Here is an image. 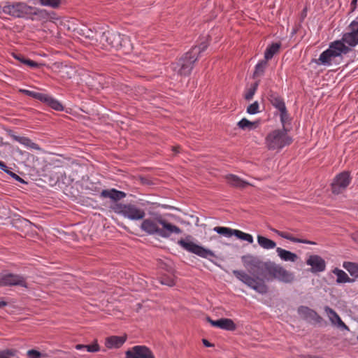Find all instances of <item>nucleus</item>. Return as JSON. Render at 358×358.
Masks as SVG:
<instances>
[{
    "mask_svg": "<svg viewBox=\"0 0 358 358\" xmlns=\"http://www.w3.org/2000/svg\"><path fill=\"white\" fill-rule=\"evenodd\" d=\"M280 112V122L282 124V129H285V126L287 123L289 122V115L288 114V112L287 110V108H284Z\"/></svg>",
    "mask_w": 358,
    "mask_h": 358,
    "instance_id": "obj_37",
    "label": "nucleus"
},
{
    "mask_svg": "<svg viewBox=\"0 0 358 358\" xmlns=\"http://www.w3.org/2000/svg\"><path fill=\"white\" fill-rule=\"evenodd\" d=\"M15 7L14 5H8V6H4L3 8V11L5 13H9L10 15H15Z\"/></svg>",
    "mask_w": 358,
    "mask_h": 358,
    "instance_id": "obj_42",
    "label": "nucleus"
},
{
    "mask_svg": "<svg viewBox=\"0 0 358 358\" xmlns=\"http://www.w3.org/2000/svg\"><path fill=\"white\" fill-rule=\"evenodd\" d=\"M206 45L194 47L189 52L183 55L176 62L172 63L169 69L179 76H188L190 74L194 64L199 58V55L206 48Z\"/></svg>",
    "mask_w": 358,
    "mask_h": 358,
    "instance_id": "obj_4",
    "label": "nucleus"
},
{
    "mask_svg": "<svg viewBox=\"0 0 358 358\" xmlns=\"http://www.w3.org/2000/svg\"><path fill=\"white\" fill-rule=\"evenodd\" d=\"M14 57L16 59L20 61L21 63L30 66L31 68H36L38 66V63H36V62H34L33 60L26 59L22 55H14Z\"/></svg>",
    "mask_w": 358,
    "mask_h": 358,
    "instance_id": "obj_35",
    "label": "nucleus"
},
{
    "mask_svg": "<svg viewBox=\"0 0 358 358\" xmlns=\"http://www.w3.org/2000/svg\"><path fill=\"white\" fill-rule=\"evenodd\" d=\"M280 46L281 44L280 43H274L268 45L264 52V59L267 62L271 59L274 55L279 52Z\"/></svg>",
    "mask_w": 358,
    "mask_h": 358,
    "instance_id": "obj_25",
    "label": "nucleus"
},
{
    "mask_svg": "<svg viewBox=\"0 0 358 358\" xmlns=\"http://www.w3.org/2000/svg\"><path fill=\"white\" fill-rule=\"evenodd\" d=\"M99 41L102 48L106 49L110 48L118 49L130 45V41L127 36L111 31H106L100 34Z\"/></svg>",
    "mask_w": 358,
    "mask_h": 358,
    "instance_id": "obj_6",
    "label": "nucleus"
},
{
    "mask_svg": "<svg viewBox=\"0 0 358 358\" xmlns=\"http://www.w3.org/2000/svg\"><path fill=\"white\" fill-rule=\"evenodd\" d=\"M324 311L327 314L329 320L333 324L337 325L338 327L349 331V327L342 321L340 316L329 306L324 308Z\"/></svg>",
    "mask_w": 358,
    "mask_h": 358,
    "instance_id": "obj_16",
    "label": "nucleus"
},
{
    "mask_svg": "<svg viewBox=\"0 0 358 358\" xmlns=\"http://www.w3.org/2000/svg\"><path fill=\"white\" fill-rule=\"evenodd\" d=\"M180 148L179 147H173V150L175 152H178V149Z\"/></svg>",
    "mask_w": 358,
    "mask_h": 358,
    "instance_id": "obj_50",
    "label": "nucleus"
},
{
    "mask_svg": "<svg viewBox=\"0 0 358 358\" xmlns=\"http://www.w3.org/2000/svg\"><path fill=\"white\" fill-rule=\"evenodd\" d=\"M206 320L213 327H217L221 329L234 331L236 329V326L234 321L229 318H222L217 320H213L210 317H207Z\"/></svg>",
    "mask_w": 358,
    "mask_h": 358,
    "instance_id": "obj_15",
    "label": "nucleus"
},
{
    "mask_svg": "<svg viewBox=\"0 0 358 358\" xmlns=\"http://www.w3.org/2000/svg\"><path fill=\"white\" fill-rule=\"evenodd\" d=\"M7 305V303L6 301H0V308L4 307Z\"/></svg>",
    "mask_w": 358,
    "mask_h": 358,
    "instance_id": "obj_49",
    "label": "nucleus"
},
{
    "mask_svg": "<svg viewBox=\"0 0 358 358\" xmlns=\"http://www.w3.org/2000/svg\"><path fill=\"white\" fill-rule=\"evenodd\" d=\"M353 239L358 243V231L353 235Z\"/></svg>",
    "mask_w": 358,
    "mask_h": 358,
    "instance_id": "obj_48",
    "label": "nucleus"
},
{
    "mask_svg": "<svg viewBox=\"0 0 358 358\" xmlns=\"http://www.w3.org/2000/svg\"><path fill=\"white\" fill-rule=\"evenodd\" d=\"M76 349L78 350L86 349V345L78 344L76 345Z\"/></svg>",
    "mask_w": 358,
    "mask_h": 358,
    "instance_id": "obj_47",
    "label": "nucleus"
},
{
    "mask_svg": "<svg viewBox=\"0 0 358 358\" xmlns=\"http://www.w3.org/2000/svg\"><path fill=\"white\" fill-rule=\"evenodd\" d=\"M178 244L184 250L195 254L202 258L214 257V252L207 248L199 245L187 239H180L178 241Z\"/></svg>",
    "mask_w": 358,
    "mask_h": 358,
    "instance_id": "obj_8",
    "label": "nucleus"
},
{
    "mask_svg": "<svg viewBox=\"0 0 358 358\" xmlns=\"http://www.w3.org/2000/svg\"><path fill=\"white\" fill-rule=\"evenodd\" d=\"M126 196L124 192L117 190L115 189H103L101 192V197L109 198L113 201H117Z\"/></svg>",
    "mask_w": 358,
    "mask_h": 358,
    "instance_id": "obj_18",
    "label": "nucleus"
},
{
    "mask_svg": "<svg viewBox=\"0 0 358 358\" xmlns=\"http://www.w3.org/2000/svg\"><path fill=\"white\" fill-rule=\"evenodd\" d=\"M292 138L286 129H278L270 131L265 138V145L269 150H280L290 145Z\"/></svg>",
    "mask_w": 358,
    "mask_h": 358,
    "instance_id": "obj_5",
    "label": "nucleus"
},
{
    "mask_svg": "<svg viewBox=\"0 0 358 358\" xmlns=\"http://www.w3.org/2000/svg\"><path fill=\"white\" fill-rule=\"evenodd\" d=\"M8 173L10 174L16 180H18L20 182H24V180L19 176H17L16 173H13V172L10 171H9V173Z\"/></svg>",
    "mask_w": 358,
    "mask_h": 358,
    "instance_id": "obj_43",
    "label": "nucleus"
},
{
    "mask_svg": "<svg viewBox=\"0 0 358 358\" xmlns=\"http://www.w3.org/2000/svg\"><path fill=\"white\" fill-rule=\"evenodd\" d=\"M333 273L337 276V279H336L337 283H345V282H354V280L349 278L348 274L341 269L336 268L333 270Z\"/></svg>",
    "mask_w": 358,
    "mask_h": 358,
    "instance_id": "obj_26",
    "label": "nucleus"
},
{
    "mask_svg": "<svg viewBox=\"0 0 358 358\" xmlns=\"http://www.w3.org/2000/svg\"><path fill=\"white\" fill-rule=\"evenodd\" d=\"M298 313L304 318L310 319L317 322H320L322 320V317L315 310L307 306H300L298 308Z\"/></svg>",
    "mask_w": 358,
    "mask_h": 358,
    "instance_id": "obj_19",
    "label": "nucleus"
},
{
    "mask_svg": "<svg viewBox=\"0 0 358 358\" xmlns=\"http://www.w3.org/2000/svg\"><path fill=\"white\" fill-rule=\"evenodd\" d=\"M352 178L348 171H343L336 176L332 183L331 190L335 194L342 193L351 182Z\"/></svg>",
    "mask_w": 358,
    "mask_h": 358,
    "instance_id": "obj_9",
    "label": "nucleus"
},
{
    "mask_svg": "<svg viewBox=\"0 0 358 358\" xmlns=\"http://www.w3.org/2000/svg\"><path fill=\"white\" fill-rule=\"evenodd\" d=\"M238 126L242 129H252L256 127V122H250L246 118H243L238 122Z\"/></svg>",
    "mask_w": 358,
    "mask_h": 358,
    "instance_id": "obj_34",
    "label": "nucleus"
},
{
    "mask_svg": "<svg viewBox=\"0 0 358 358\" xmlns=\"http://www.w3.org/2000/svg\"><path fill=\"white\" fill-rule=\"evenodd\" d=\"M125 358H155V357L146 346L136 345L126 352Z\"/></svg>",
    "mask_w": 358,
    "mask_h": 358,
    "instance_id": "obj_13",
    "label": "nucleus"
},
{
    "mask_svg": "<svg viewBox=\"0 0 358 358\" xmlns=\"http://www.w3.org/2000/svg\"><path fill=\"white\" fill-rule=\"evenodd\" d=\"M43 102L47 103L52 108L61 111L63 110L64 108L62 105L56 99H53L52 96H48L45 94V99H43Z\"/></svg>",
    "mask_w": 358,
    "mask_h": 358,
    "instance_id": "obj_29",
    "label": "nucleus"
},
{
    "mask_svg": "<svg viewBox=\"0 0 358 358\" xmlns=\"http://www.w3.org/2000/svg\"><path fill=\"white\" fill-rule=\"evenodd\" d=\"M38 3L43 6H48L52 8H58L61 3L62 0H36Z\"/></svg>",
    "mask_w": 358,
    "mask_h": 358,
    "instance_id": "obj_33",
    "label": "nucleus"
},
{
    "mask_svg": "<svg viewBox=\"0 0 358 358\" xmlns=\"http://www.w3.org/2000/svg\"><path fill=\"white\" fill-rule=\"evenodd\" d=\"M27 355L29 358H42L46 357L45 354L41 353V352L34 349L29 350L27 352Z\"/></svg>",
    "mask_w": 358,
    "mask_h": 358,
    "instance_id": "obj_38",
    "label": "nucleus"
},
{
    "mask_svg": "<svg viewBox=\"0 0 358 358\" xmlns=\"http://www.w3.org/2000/svg\"><path fill=\"white\" fill-rule=\"evenodd\" d=\"M86 350L90 352H96L99 351L100 348L96 341H94L92 344L86 345Z\"/></svg>",
    "mask_w": 358,
    "mask_h": 358,
    "instance_id": "obj_40",
    "label": "nucleus"
},
{
    "mask_svg": "<svg viewBox=\"0 0 358 358\" xmlns=\"http://www.w3.org/2000/svg\"><path fill=\"white\" fill-rule=\"evenodd\" d=\"M357 0H352L350 3L351 11H354L357 8Z\"/></svg>",
    "mask_w": 358,
    "mask_h": 358,
    "instance_id": "obj_45",
    "label": "nucleus"
},
{
    "mask_svg": "<svg viewBox=\"0 0 358 358\" xmlns=\"http://www.w3.org/2000/svg\"><path fill=\"white\" fill-rule=\"evenodd\" d=\"M202 342H203V344L206 346V347H212L213 346V345L212 343H210L208 340L206 339H203L202 340Z\"/></svg>",
    "mask_w": 358,
    "mask_h": 358,
    "instance_id": "obj_46",
    "label": "nucleus"
},
{
    "mask_svg": "<svg viewBox=\"0 0 358 358\" xmlns=\"http://www.w3.org/2000/svg\"><path fill=\"white\" fill-rule=\"evenodd\" d=\"M271 230L272 231H273L275 234H276L278 236H279L283 238H285L287 240H289L293 243H306V244H309V245H315L316 244L315 242L311 241L296 238L294 236H292L291 234L286 232V231H280V230H278V229H275L273 228L271 229Z\"/></svg>",
    "mask_w": 358,
    "mask_h": 358,
    "instance_id": "obj_17",
    "label": "nucleus"
},
{
    "mask_svg": "<svg viewBox=\"0 0 358 358\" xmlns=\"http://www.w3.org/2000/svg\"><path fill=\"white\" fill-rule=\"evenodd\" d=\"M268 66V62L265 59L259 61L255 67L253 77L255 78L262 76Z\"/></svg>",
    "mask_w": 358,
    "mask_h": 358,
    "instance_id": "obj_28",
    "label": "nucleus"
},
{
    "mask_svg": "<svg viewBox=\"0 0 358 358\" xmlns=\"http://www.w3.org/2000/svg\"><path fill=\"white\" fill-rule=\"evenodd\" d=\"M119 213L124 217L131 220H142L145 215L143 209L139 208L136 205L131 203L121 205Z\"/></svg>",
    "mask_w": 358,
    "mask_h": 358,
    "instance_id": "obj_10",
    "label": "nucleus"
},
{
    "mask_svg": "<svg viewBox=\"0 0 358 358\" xmlns=\"http://www.w3.org/2000/svg\"><path fill=\"white\" fill-rule=\"evenodd\" d=\"M0 169H1L2 171L6 172V173H9V170L8 169V167L7 166L4 164V162L0 161Z\"/></svg>",
    "mask_w": 358,
    "mask_h": 358,
    "instance_id": "obj_44",
    "label": "nucleus"
},
{
    "mask_svg": "<svg viewBox=\"0 0 358 358\" xmlns=\"http://www.w3.org/2000/svg\"><path fill=\"white\" fill-rule=\"evenodd\" d=\"M306 264L311 266L310 271L312 273L322 272L326 268L325 261L317 255H310L306 260Z\"/></svg>",
    "mask_w": 358,
    "mask_h": 358,
    "instance_id": "obj_14",
    "label": "nucleus"
},
{
    "mask_svg": "<svg viewBox=\"0 0 358 358\" xmlns=\"http://www.w3.org/2000/svg\"><path fill=\"white\" fill-rule=\"evenodd\" d=\"M347 30L341 40L331 42L328 49L321 53L318 64L330 66L336 57L348 54L351 48L358 45V16L350 23Z\"/></svg>",
    "mask_w": 358,
    "mask_h": 358,
    "instance_id": "obj_2",
    "label": "nucleus"
},
{
    "mask_svg": "<svg viewBox=\"0 0 358 358\" xmlns=\"http://www.w3.org/2000/svg\"><path fill=\"white\" fill-rule=\"evenodd\" d=\"M357 340H358V336H357Z\"/></svg>",
    "mask_w": 358,
    "mask_h": 358,
    "instance_id": "obj_51",
    "label": "nucleus"
},
{
    "mask_svg": "<svg viewBox=\"0 0 358 358\" xmlns=\"http://www.w3.org/2000/svg\"><path fill=\"white\" fill-rule=\"evenodd\" d=\"M17 285L27 287L26 279L24 276L10 273L0 275V287Z\"/></svg>",
    "mask_w": 358,
    "mask_h": 358,
    "instance_id": "obj_12",
    "label": "nucleus"
},
{
    "mask_svg": "<svg viewBox=\"0 0 358 358\" xmlns=\"http://www.w3.org/2000/svg\"><path fill=\"white\" fill-rule=\"evenodd\" d=\"M141 229L150 235L157 234L162 238H169L171 234H181V229L162 217L144 219Z\"/></svg>",
    "mask_w": 358,
    "mask_h": 358,
    "instance_id": "obj_3",
    "label": "nucleus"
},
{
    "mask_svg": "<svg viewBox=\"0 0 358 358\" xmlns=\"http://www.w3.org/2000/svg\"><path fill=\"white\" fill-rule=\"evenodd\" d=\"M126 341V337L112 336L106 338L105 345L108 348H119Z\"/></svg>",
    "mask_w": 358,
    "mask_h": 358,
    "instance_id": "obj_22",
    "label": "nucleus"
},
{
    "mask_svg": "<svg viewBox=\"0 0 358 358\" xmlns=\"http://www.w3.org/2000/svg\"><path fill=\"white\" fill-rule=\"evenodd\" d=\"M269 100L271 104L279 111L286 108L283 99L278 94H271Z\"/></svg>",
    "mask_w": 358,
    "mask_h": 358,
    "instance_id": "obj_27",
    "label": "nucleus"
},
{
    "mask_svg": "<svg viewBox=\"0 0 358 358\" xmlns=\"http://www.w3.org/2000/svg\"><path fill=\"white\" fill-rule=\"evenodd\" d=\"M226 180L230 185L238 188H244L250 185L248 182L234 174L226 176Z\"/></svg>",
    "mask_w": 358,
    "mask_h": 358,
    "instance_id": "obj_23",
    "label": "nucleus"
},
{
    "mask_svg": "<svg viewBox=\"0 0 358 358\" xmlns=\"http://www.w3.org/2000/svg\"><path fill=\"white\" fill-rule=\"evenodd\" d=\"M213 230L217 234L223 235L226 237H231L234 235L238 238L248 241L249 243H252L254 240L251 234L245 233L238 229H233L225 227H215Z\"/></svg>",
    "mask_w": 358,
    "mask_h": 358,
    "instance_id": "obj_11",
    "label": "nucleus"
},
{
    "mask_svg": "<svg viewBox=\"0 0 358 358\" xmlns=\"http://www.w3.org/2000/svg\"><path fill=\"white\" fill-rule=\"evenodd\" d=\"M15 351L8 350L6 351L0 352V358H9L10 357L15 356Z\"/></svg>",
    "mask_w": 358,
    "mask_h": 358,
    "instance_id": "obj_41",
    "label": "nucleus"
},
{
    "mask_svg": "<svg viewBox=\"0 0 358 358\" xmlns=\"http://www.w3.org/2000/svg\"><path fill=\"white\" fill-rule=\"evenodd\" d=\"M258 85L259 83L256 82L246 91L244 95V97L246 100L250 101L253 98V96L257 90Z\"/></svg>",
    "mask_w": 358,
    "mask_h": 358,
    "instance_id": "obj_36",
    "label": "nucleus"
},
{
    "mask_svg": "<svg viewBox=\"0 0 358 358\" xmlns=\"http://www.w3.org/2000/svg\"><path fill=\"white\" fill-rule=\"evenodd\" d=\"M20 92L22 94L27 95L29 96L33 97L37 100H39L43 102V99H45V94L35 92V91H31L25 89L20 90Z\"/></svg>",
    "mask_w": 358,
    "mask_h": 358,
    "instance_id": "obj_31",
    "label": "nucleus"
},
{
    "mask_svg": "<svg viewBox=\"0 0 358 358\" xmlns=\"http://www.w3.org/2000/svg\"><path fill=\"white\" fill-rule=\"evenodd\" d=\"M343 267L346 269L351 275L355 277H358V264L350 262H345L343 264Z\"/></svg>",
    "mask_w": 358,
    "mask_h": 358,
    "instance_id": "obj_30",
    "label": "nucleus"
},
{
    "mask_svg": "<svg viewBox=\"0 0 358 358\" xmlns=\"http://www.w3.org/2000/svg\"><path fill=\"white\" fill-rule=\"evenodd\" d=\"M270 278H275L281 282L288 283L294 280V276L293 273L287 271L280 264L269 262L266 279L268 280Z\"/></svg>",
    "mask_w": 358,
    "mask_h": 358,
    "instance_id": "obj_7",
    "label": "nucleus"
},
{
    "mask_svg": "<svg viewBox=\"0 0 358 358\" xmlns=\"http://www.w3.org/2000/svg\"><path fill=\"white\" fill-rule=\"evenodd\" d=\"M243 266L253 275H250L242 270H233V275L245 285L261 294L268 292V286L264 278H266V272L269 262H264L259 257L252 255L241 257Z\"/></svg>",
    "mask_w": 358,
    "mask_h": 358,
    "instance_id": "obj_1",
    "label": "nucleus"
},
{
    "mask_svg": "<svg viewBox=\"0 0 358 358\" xmlns=\"http://www.w3.org/2000/svg\"><path fill=\"white\" fill-rule=\"evenodd\" d=\"M276 252L280 259L285 262H296L299 259L296 254L282 248H276Z\"/></svg>",
    "mask_w": 358,
    "mask_h": 358,
    "instance_id": "obj_20",
    "label": "nucleus"
},
{
    "mask_svg": "<svg viewBox=\"0 0 358 358\" xmlns=\"http://www.w3.org/2000/svg\"><path fill=\"white\" fill-rule=\"evenodd\" d=\"M257 240L259 245L264 250H272L276 248L275 241L262 235H258Z\"/></svg>",
    "mask_w": 358,
    "mask_h": 358,
    "instance_id": "obj_24",
    "label": "nucleus"
},
{
    "mask_svg": "<svg viewBox=\"0 0 358 358\" xmlns=\"http://www.w3.org/2000/svg\"><path fill=\"white\" fill-rule=\"evenodd\" d=\"M247 112L249 114H256L259 112V103L257 101H255L252 104L248 106L247 108Z\"/></svg>",
    "mask_w": 358,
    "mask_h": 358,
    "instance_id": "obj_39",
    "label": "nucleus"
},
{
    "mask_svg": "<svg viewBox=\"0 0 358 358\" xmlns=\"http://www.w3.org/2000/svg\"><path fill=\"white\" fill-rule=\"evenodd\" d=\"M10 136L14 141L23 145L27 148L41 150L40 146L38 144L34 143L30 138L27 137L19 136L15 134H12Z\"/></svg>",
    "mask_w": 358,
    "mask_h": 358,
    "instance_id": "obj_21",
    "label": "nucleus"
},
{
    "mask_svg": "<svg viewBox=\"0 0 358 358\" xmlns=\"http://www.w3.org/2000/svg\"><path fill=\"white\" fill-rule=\"evenodd\" d=\"M159 281L162 285L172 287L175 285V278L173 275L164 274L159 278Z\"/></svg>",
    "mask_w": 358,
    "mask_h": 358,
    "instance_id": "obj_32",
    "label": "nucleus"
}]
</instances>
